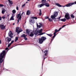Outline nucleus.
Segmentation results:
<instances>
[{"mask_svg":"<svg viewBox=\"0 0 76 76\" xmlns=\"http://www.w3.org/2000/svg\"><path fill=\"white\" fill-rule=\"evenodd\" d=\"M73 4H76V1H75L74 2H72V3L71 2H69L65 6L61 5L58 3L56 4V6H57L60 7H70V6H72V5H73Z\"/></svg>","mask_w":76,"mask_h":76,"instance_id":"1","label":"nucleus"},{"mask_svg":"<svg viewBox=\"0 0 76 76\" xmlns=\"http://www.w3.org/2000/svg\"><path fill=\"white\" fill-rule=\"evenodd\" d=\"M6 54V51L4 50L2 51V53H1L0 54V63H2L3 61V58H4L5 54Z\"/></svg>","mask_w":76,"mask_h":76,"instance_id":"2","label":"nucleus"},{"mask_svg":"<svg viewBox=\"0 0 76 76\" xmlns=\"http://www.w3.org/2000/svg\"><path fill=\"white\" fill-rule=\"evenodd\" d=\"M21 12H22V13L21 14ZM24 13V12H23L22 11H21L20 12V13L19 14H18L17 15V19H18V23H19V20H21V18H22V15Z\"/></svg>","mask_w":76,"mask_h":76,"instance_id":"3","label":"nucleus"},{"mask_svg":"<svg viewBox=\"0 0 76 76\" xmlns=\"http://www.w3.org/2000/svg\"><path fill=\"white\" fill-rule=\"evenodd\" d=\"M13 33H12V31H10L9 33L8 34V35L9 37H10V38H9L8 39H7V41L8 42H9L10 41H12L11 38H13Z\"/></svg>","mask_w":76,"mask_h":76,"instance_id":"4","label":"nucleus"},{"mask_svg":"<svg viewBox=\"0 0 76 76\" xmlns=\"http://www.w3.org/2000/svg\"><path fill=\"white\" fill-rule=\"evenodd\" d=\"M58 16V12H55L54 15H52L51 16V18L53 19V20H54V19H56V17H57Z\"/></svg>","mask_w":76,"mask_h":76,"instance_id":"5","label":"nucleus"},{"mask_svg":"<svg viewBox=\"0 0 76 76\" xmlns=\"http://www.w3.org/2000/svg\"><path fill=\"white\" fill-rule=\"evenodd\" d=\"M46 39V38L44 37H42L41 38L39 39V44H42V43L43 42V41H45V40Z\"/></svg>","mask_w":76,"mask_h":76,"instance_id":"6","label":"nucleus"},{"mask_svg":"<svg viewBox=\"0 0 76 76\" xmlns=\"http://www.w3.org/2000/svg\"><path fill=\"white\" fill-rule=\"evenodd\" d=\"M19 29V27H17L16 28V29L15 30V31L16 32H17L18 34H19L20 32H22L23 30L22 29H20V30H18Z\"/></svg>","mask_w":76,"mask_h":76,"instance_id":"7","label":"nucleus"},{"mask_svg":"<svg viewBox=\"0 0 76 76\" xmlns=\"http://www.w3.org/2000/svg\"><path fill=\"white\" fill-rule=\"evenodd\" d=\"M6 25L4 26L3 24H0V28H1V29H4L5 28H6Z\"/></svg>","mask_w":76,"mask_h":76,"instance_id":"8","label":"nucleus"},{"mask_svg":"<svg viewBox=\"0 0 76 76\" xmlns=\"http://www.w3.org/2000/svg\"><path fill=\"white\" fill-rule=\"evenodd\" d=\"M42 29H41L39 31H38V33H39V35H43V34H45V33H42Z\"/></svg>","mask_w":76,"mask_h":76,"instance_id":"9","label":"nucleus"},{"mask_svg":"<svg viewBox=\"0 0 76 76\" xmlns=\"http://www.w3.org/2000/svg\"><path fill=\"white\" fill-rule=\"evenodd\" d=\"M65 18H66L67 20H69V19H70L69 15L68 14H66L65 16Z\"/></svg>","mask_w":76,"mask_h":76,"instance_id":"10","label":"nucleus"},{"mask_svg":"<svg viewBox=\"0 0 76 76\" xmlns=\"http://www.w3.org/2000/svg\"><path fill=\"white\" fill-rule=\"evenodd\" d=\"M44 53H45V54L43 55V57H44L45 56H47V54H48V50H45L44 52Z\"/></svg>","mask_w":76,"mask_h":76,"instance_id":"11","label":"nucleus"},{"mask_svg":"<svg viewBox=\"0 0 76 76\" xmlns=\"http://www.w3.org/2000/svg\"><path fill=\"white\" fill-rule=\"evenodd\" d=\"M34 31L32 32H31L30 34L29 35V37H34Z\"/></svg>","mask_w":76,"mask_h":76,"instance_id":"12","label":"nucleus"},{"mask_svg":"<svg viewBox=\"0 0 76 76\" xmlns=\"http://www.w3.org/2000/svg\"><path fill=\"white\" fill-rule=\"evenodd\" d=\"M29 22L30 23H35V20L34 19H30L29 20Z\"/></svg>","mask_w":76,"mask_h":76,"instance_id":"13","label":"nucleus"},{"mask_svg":"<svg viewBox=\"0 0 76 76\" xmlns=\"http://www.w3.org/2000/svg\"><path fill=\"white\" fill-rule=\"evenodd\" d=\"M26 33L29 35V33H30V30H28V29H26Z\"/></svg>","mask_w":76,"mask_h":76,"instance_id":"14","label":"nucleus"},{"mask_svg":"<svg viewBox=\"0 0 76 76\" xmlns=\"http://www.w3.org/2000/svg\"><path fill=\"white\" fill-rule=\"evenodd\" d=\"M44 5H45V6L46 7H50V4H49L47 3H45V4H44Z\"/></svg>","mask_w":76,"mask_h":76,"instance_id":"15","label":"nucleus"},{"mask_svg":"<svg viewBox=\"0 0 76 76\" xmlns=\"http://www.w3.org/2000/svg\"><path fill=\"white\" fill-rule=\"evenodd\" d=\"M53 35L54 36H53L52 39H51V41L50 42L51 43V42H52L53 41V38H54V37H56V34H54L53 33Z\"/></svg>","mask_w":76,"mask_h":76,"instance_id":"16","label":"nucleus"},{"mask_svg":"<svg viewBox=\"0 0 76 76\" xmlns=\"http://www.w3.org/2000/svg\"><path fill=\"white\" fill-rule=\"evenodd\" d=\"M31 14V11L29 10H28L26 12L27 15H29Z\"/></svg>","mask_w":76,"mask_h":76,"instance_id":"17","label":"nucleus"},{"mask_svg":"<svg viewBox=\"0 0 76 76\" xmlns=\"http://www.w3.org/2000/svg\"><path fill=\"white\" fill-rule=\"evenodd\" d=\"M44 6V4H42L40 5H39L38 6V7H41L42 6Z\"/></svg>","mask_w":76,"mask_h":76,"instance_id":"18","label":"nucleus"},{"mask_svg":"<svg viewBox=\"0 0 76 76\" xmlns=\"http://www.w3.org/2000/svg\"><path fill=\"white\" fill-rule=\"evenodd\" d=\"M34 34L35 35H37L38 34V31H35L34 32Z\"/></svg>","mask_w":76,"mask_h":76,"instance_id":"19","label":"nucleus"},{"mask_svg":"<svg viewBox=\"0 0 76 76\" xmlns=\"http://www.w3.org/2000/svg\"><path fill=\"white\" fill-rule=\"evenodd\" d=\"M60 20L62 21V22H66V19L65 18L62 19Z\"/></svg>","mask_w":76,"mask_h":76,"instance_id":"20","label":"nucleus"},{"mask_svg":"<svg viewBox=\"0 0 76 76\" xmlns=\"http://www.w3.org/2000/svg\"><path fill=\"white\" fill-rule=\"evenodd\" d=\"M5 12H6V10H5V9H3L2 11V14H4V13H5Z\"/></svg>","mask_w":76,"mask_h":76,"instance_id":"21","label":"nucleus"},{"mask_svg":"<svg viewBox=\"0 0 76 76\" xmlns=\"http://www.w3.org/2000/svg\"><path fill=\"white\" fill-rule=\"evenodd\" d=\"M39 16H41L42 14V12H41V10H39Z\"/></svg>","mask_w":76,"mask_h":76,"instance_id":"22","label":"nucleus"},{"mask_svg":"<svg viewBox=\"0 0 76 76\" xmlns=\"http://www.w3.org/2000/svg\"><path fill=\"white\" fill-rule=\"evenodd\" d=\"M25 37H26V36L24 34H22L21 36L22 38H24Z\"/></svg>","mask_w":76,"mask_h":76,"instance_id":"23","label":"nucleus"},{"mask_svg":"<svg viewBox=\"0 0 76 76\" xmlns=\"http://www.w3.org/2000/svg\"><path fill=\"white\" fill-rule=\"evenodd\" d=\"M58 32V31L57 30V29H55V30L54 32V33L53 34H56V33L57 32Z\"/></svg>","mask_w":76,"mask_h":76,"instance_id":"24","label":"nucleus"},{"mask_svg":"<svg viewBox=\"0 0 76 76\" xmlns=\"http://www.w3.org/2000/svg\"><path fill=\"white\" fill-rule=\"evenodd\" d=\"M41 2L42 3H46V0H42Z\"/></svg>","mask_w":76,"mask_h":76,"instance_id":"25","label":"nucleus"},{"mask_svg":"<svg viewBox=\"0 0 76 76\" xmlns=\"http://www.w3.org/2000/svg\"><path fill=\"white\" fill-rule=\"evenodd\" d=\"M9 2L10 3V4L11 5H12V4H13V1H9Z\"/></svg>","mask_w":76,"mask_h":76,"instance_id":"26","label":"nucleus"},{"mask_svg":"<svg viewBox=\"0 0 76 76\" xmlns=\"http://www.w3.org/2000/svg\"><path fill=\"white\" fill-rule=\"evenodd\" d=\"M46 34L48 35V36H49V37H51L52 36H53V34Z\"/></svg>","mask_w":76,"mask_h":76,"instance_id":"27","label":"nucleus"},{"mask_svg":"<svg viewBox=\"0 0 76 76\" xmlns=\"http://www.w3.org/2000/svg\"><path fill=\"white\" fill-rule=\"evenodd\" d=\"M31 19H37V17H31Z\"/></svg>","mask_w":76,"mask_h":76,"instance_id":"28","label":"nucleus"},{"mask_svg":"<svg viewBox=\"0 0 76 76\" xmlns=\"http://www.w3.org/2000/svg\"><path fill=\"white\" fill-rule=\"evenodd\" d=\"M18 40V37H17L15 39V42H16Z\"/></svg>","mask_w":76,"mask_h":76,"instance_id":"29","label":"nucleus"},{"mask_svg":"<svg viewBox=\"0 0 76 76\" xmlns=\"http://www.w3.org/2000/svg\"><path fill=\"white\" fill-rule=\"evenodd\" d=\"M71 18H75V16H74V15L73 14H71Z\"/></svg>","mask_w":76,"mask_h":76,"instance_id":"30","label":"nucleus"},{"mask_svg":"<svg viewBox=\"0 0 76 76\" xmlns=\"http://www.w3.org/2000/svg\"><path fill=\"white\" fill-rule=\"evenodd\" d=\"M12 12L13 13V14H15V13H16V10H13L12 11Z\"/></svg>","mask_w":76,"mask_h":76,"instance_id":"31","label":"nucleus"},{"mask_svg":"<svg viewBox=\"0 0 76 76\" xmlns=\"http://www.w3.org/2000/svg\"><path fill=\"white\" fill-rule=\"evenodd\" d=\"M48 20L49 22H52L53 21V20H52V19H51V18H48Z\"/></svg>","mask_w":76,"mask_h":76,"instance_id":"32","label":"nucleus"},{"mask_svg":"<svg viewBox=\"0 0 76 76\" xmlns=\"http://www.w3.org/2000/svg\"><path fill=\"white\" fill-rule=\"evenodd\" d=\"M41 25H38V24L37 23V28H41Z\"/></svg>","mask_w":76,"mask_h":76,"instance_id":"33","label":"nucleus"},{"mask_svg":"<svg viewBox=\"0 0 76 76\" xmlns=\"http://www.w3.org/2000/svg\"><path fill=\"white\" fill-rule=\"evenodd\" d=\"M24 39H25V40H26H26H28V38L26 37H25L24 38Z\"/></svg>","mask_w":76,"mask_h":76,"instance_id":"34","label":"nucleus"},{"mask_svg":"<svg viewBox=\"0 0 76 76\" xmlns=\"http://www.w3.org/2000/svg\"><path fill=\"white\" fill-rule=\"evenodd\" d=\"M10 20H14V18H13V17H11V18Z\"/></svg>","mask_w":76,"mask_h":76,"instance_id":"35","label":"nucleus"},{"mask_svg":"<svg viewBox=\"0 0 76 76\" xmlns=\"http://www.w3.org/2000/svg\"><path fill=\"white\" fill-rule=\"evenodd\" d=\"M60 18H61V17H59L58 18H56L57 19H58V20H60Z\"/></svg>","mask_w":76,"mask_h":76,"instance_id":"36","label":"nucleus"},{"mask_svg":"<svg viewBox=\"0 0 76 76\" xmlns=\"http://www.w3.org/2000/svg\"><path fill=\"white\" fill-rule=\"evenodd\" d=\"M0 7H3V5L0 4Z\"/></svg>","mask_w":76,"mask_h":76,"instance_id":"37","label":"nucleus"},{"mask_svg":"<svg viewBox=\"0 0 76 76\" xmlns=\"http://www.w3.org/2000/svg\"><path fill=\"white\" fill-rule=\"evenodd\" d=\"M12 45V44L10 43L9 45H8V48L10 46V45Z\"/></svg>","mask_w":76,"mask_h":76,"instance_id":"38","label":"nucleus"},{"mask_svg":"<svg viewBox=\"0 0 76 76\" xmlns=\"http://www.w3.org/2000/svg\"><path fill=\"white\" fill-rule=\"evenodd\" d=\"M14 40H12L11 41V42L10 44H12V43H13V42H14Z\"/></svg>","mask_w":76,"mask_h":76,"instance_id":"39","label":"nucleus"},{"mask_svg":"<svg viewBox=\"0 0 76 76\" xmlns=\"http://www.w3.org/2000/svg\"><path fill=\"white\" fill-rule=\"evenodd\" d=\"M45 19H49V18H48V17H45Z\"/></svg>","mask_w":76,"mask_h":76,"instance_id":"40","label":"nucleus"},{"mask_svg":"<svg viewBox=\"0 0 76 76\" xmlns=\"http://www.w3.org/2000/svg\"><path fill=\"white\" fill-rule=\"evenodd\" d=\"M25 4H24L22 6V7H23L25 6Z\"/></svg>","mask_w":76,"mask_h":76,"instance_id":"41","label":"nucleus"},{"mask_svg":"<svg viewBox=\"0 0 76 76\" xmlns=\"http://www.w3.org/2000/svg\"><path fill=\"white\" fill-rule=\"evenodd\" d=\"M14 17H15V15H14V14H12V17H13V18H14Z\"/></svg>","mask_w":76,"mask_h":76,"instance_id":"42","label":"nucleus"},{"mask_svg":"<svg viewBox=\"0 0 76 76\" xmlns=\"http://www.w3.org/2000/svg\"><path fill=\"white\" fill-rule=\"evenodd\" d=\"M2 18L3 19H5V18H6V17H5V16H2Z\"/></svg>","mask_w":76,"mask_h":76,"instance_id":"43","label":"nucleus"},{"mask_svg":"<svg viewBox=\"0 0 76 76\" xmlns=\"http://www.w3.org/2000/svg\"><path fill=\"white\" fill-rule=\"evenodd\" d=\"M16 9L17 10H19V8H18V7H17Z\"/></svg>","mask_w":76,"mask_h":76,"instance_id":"44","label":"nucleus"},{"mask_svg":"<svg viewBox=\"0 0 76 76\" xmlns=\"http://www.w3.org/2000/svg\"><path fill=\"white\" fill-rule=\"evenodd\" d=\"M43 58H44V60H45V58H46L45 57V56H44H44H43Z\"/></svg>","mask_w":76,"mask_h":76,"instance_id":"45","label":"nucleus"},{"mask_svg":"<svg viewBox=\"0 0 76 76\" xmlns=\"http://www.w3.org/2000/svg\"><path fill=\"white\" fill-rule=\"evenodd\" d=\"M66 26V25H64L63 26H62V28H64V26Z\"/></svg>","mask_w":76,"mask_h":76,"instance_id":"46","label":"nucleus"},{"mask_svg":"<svg viewBox=\"0 0 76 76\" xmlns=\"http://www.w3.org/2000/svg\"><path fill=\"white\" fill-rule=\"evenodd\" d=\"M8 49H9V48H6L5 49L6 50H8Z\"/></svg>","mask_w":76,"mask_h":76,"instance_id":"47","label":"nucleus"},{"mask_svg":"<svg viewBox=\"0 0 76 76\" xmlns=\"http://www.w3.org/2000/svg\"><path fill=\"white\" fill-rule=\"evenodd\" d=\"M0 20H1V17L0 16Z\"/></svg>","mask_w":76,"mask_h":76,"instance_id":"48","label":"nucleus"},{"mask_svg":"<svg viewBox=\"0 0 76 76\" xmlns=\"http://www.w3.org/2000/svg\"><path fill=\"white\" fill-rule=\"evenodd\" d=\"M1 40H0V44H1Z\"/></svg>","mask_w":76,"mask_h":76,"instance_id":"49","label":"nucleus"},{"mask_svg":"<svg viewBox=\"0 0 76 76\" xmlns=\"http://www.w3.org/2000/svg\"><path fill=\"white\" fill-rule=\"evenodd\" d=\"M39 25H41V26H42V24H41V23H39Z\"/></svg>","mask_w":76,"mask_h":76,"instance_id":"50","label":"nucleus"},{"mask_svg":"<svg viewBox=\"0 0 76 76\" xmlns=\"http://www.w3.org/2000/svg\"><path fill=\"white\" fill-rule=\"evenodd\" d=\"M60 28L59 29H60V30H61V28Z\"/></svg>","mask_w":76,"mask_h":76,"instance_id":"51","label":"nucleus"},{"mask_svg":"<svg viewBox=\"0 0 76 76\" xmlns=\"http://www.w3.org/2000/svg\"><path fill=\"white\" fill-rule=\"evenodd\" d=\"M58 31H60V29H59L58 30Z\"/></svg>","mask_w":76,"mask_h":76,"instance_id":"52","label":"nucleus"},{"mask_svg":"<svg viewBox=\"0 0 76 76\" xmlns=\"http://www.w3.org/2000/svg\"><path fill=\"white\" fill-rule=\"evenodd\" d=\"M8 0V1H10V0Z\"/></svg>","mask_w":76,"mask_h":76,"instance_id":"53","label":"nucleus"},{"mask_svg":"<svg viewBox=\"0 0 76 76\" xmlns=\"http://www.w3.org/2000/svg\"><path fill=\"white\" fill-rule=\"evenodd\" d=\"M15 25V23H14L13 24V25Z\"/></svg>","mask_w":76,"mask_h":76,"instance_id":"54","label":"nucleus"},{"mask_svg":"<svg viewBox=\"0 0 76 76\" xmlns=\"http://www.w3.org/2000/svg\"><path fill=\"white\" fill-rule=\"evenodd\" d=\"M6 38L7 39H8V37H7Z\"/></svg>","mask_w":76,"mask_h":76,"instance_id":"55","label":"nucleus"},{"mask_svg":"<svg viewBox=\"0 0 76 76\" xmlns=\"http://www.w3.org/2000/svg\"><path fill=\"white\" fill-rule=\"evenodd\" d=\"M27 1H29V0H27Z\"/></svg>","mask_w":76,"mask_h":76,"instance_id":"56","label":"nucleus"},{"mask_svg":"<svg viewBox=\"0 0 76 76\" xmlns=\"http://www.w3.org/2000/svg\"><path fill=\"white\" fill-rule=\"evenodd\" d=\"M28 3V2H26V3Z\"/></svg>","mask_w":76,"mask_h":76,"instance_id":"57","label":"nucleus"},{"mask_svg":"<svg viewBox=\"0 0 76 76\" xmlns=\"http://www.w3.org/2000/svg\"><path fill=\"white\" fill-rule=\"evenodd\" d=\"M7 16H8V17L9 16V15H8Z\"/></svg>","mask_w":76,"mask_h":76,"instance_id":"58","label":"nucleus"},{"mask_svg":"<svg viewBox=\"0 0 76 76\" xmlns=\"http://www.w3.org/2000/svg\"><path fill=\"white\" fill-rule=\"evenodd\" d=\"M26 36H27V35H26Z\"/></svg>","mask_w":76,"mask_h":76,"instance_id":"59","label":"nucleus"},{"mask_svg":"<svg viewBox=\"0 0 76 76\" xmlns=\"http://www.w3.org/2000/svg\"><path fill=\"white\" fill-rule=\"evenodd\" d=\"M56 21H58V20H56Z\"/></svg>","mask_w":76,"mask_h":76,"instance_id":"60","label":"nucleus"}]
</instances>
